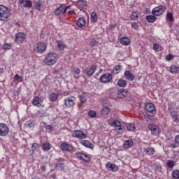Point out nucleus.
Returning a JSON list of instances; mask_svg holds the SVG:
<instances>
[{"instance_id": "nucleus-31", "label": "nucleus", "mask_w": 179, "mask_h": 179, "mask_svg": "<svg viewBox=\"0 0 179 179\" xmlns=\"http://www.w3.org/2000/svg\"><path fill=\"white\" fill-rule=\"evenodd\" d=\"M117 85L119 86V87H125L127 86V80L119 79L117 82Z\"/></svg>"}, {"instance_id": "nucleus-56", "label": "nucleus", "mask_w": 179, "mask_h": 179, "mask_svg": "<svg viewBox=\"0 0 179 179\" xmlns=\"http://www.w3.org/2000/svg\"><path fill=\"white\" fill-rule=\"evenodd\" d=\"M45 129H46V131H49V132H52V131H54V127H52V125H46L45 127Z\"/></svg>"}, {"instance_id": "nucleus-18", "label": "nucleus", "mask_w": 179, "mask_h": 179, "mask_svg": "<svg viewBox=\"0 0 179 179\" xmlns=\"http://www.w3.org/2000/svg\"><path fill=\"white\" fill-rule=\"evenodd\" d=\"M65 13V10H64V4H60L59 7L57 8L54 10V15L55 16H59V15H64Z\"/></svg>"}, {"instance_id": "nucleus-33", "label": "nucleus", "mask_w": 179, "mask_h": 179, "mask_svg": "<svg viewBox=\"0 0 179 179\" xmlns=\"http://www.w3.org/2000/svg\"><path fill=\"white\" fill-rule=\"evenodd\" d=\"M144 152L145 153H147L150 156L155 155V148H147L144 150Z\"/></svg>"}, {"instance_id": "nucleus-54", "label": "nucleus", "mask_w": 179, "mask_h": 179, "mask_svg": "<svg viewBox=\"0 0 179 179\" xmlns=\"http://www.w3.org/2000/svg\"><path fill=\"white\" fill-rule=\"evenodd\" d=\"M131 20H138V13L136 12H134L131 15Z\"/></svg>"}, {"instance_id": "nucleus-19", "label": "nucleus", "mask_w": 179, "mask_h": 179, "mask_svg": "<svg viewBox=\"0 0 179 179\" xmlns=\"http://www.w3.org/2000/svg\"><path fill=\"white\" fill-rule=\"evenodd\" d=\"M43 101L38 96H34L31 101V104L36 107H41V103Z\"/></svg>"}, {"instance_id": "nucleus-17", "label": "nucleus", "mask_w": 179, "mask_h": 179, "mask_svg": "<svg viewBox=\"0 0 179 179\" xmlns=\"http://www.w3.org/2000/svg\"><path fill=\"white\" fill-rule=\"evenodd\" d=\"M124 78L127 80L132 82L135 79V76L132 72H131V71L127 70L124 71Z\"/></svg>"}, {"instance_id": "nucleus-15", "label": "nucleus", "mask_w": 179, "mask_h": 179, "mask_svg": "<svg viewBox=\"0 0 179 179\" xmlns=\"http://www.w3.org/2000/svg\"><path fill=\"white\" fill-rule=\"evenodd\" d=\"M77 6L80 10H86L87 9V1L86 0H78L77 1Z\"/></svg>"}, {"instance_id": "nucleus-21", "label": "nucleus", "mask_w": 179, "mask_h": 179, "mask_svg": "<svg viewBox=\"0 0 179 179\" xmlns=\"http://www.w3.org/2000/svg\"><path fill=\"white\" fill-rule=\"evenodd\" d=\"M128 94V90L126 89H121L117 92V97L119 99H124V97H127Z\"/></svg>"}, {"instance_id": "nucleus-4", "label": "nucleus", "mask_w": 179, "mask_h": 179, "mask_svg": "<svg viewBox=\"0 0 179 179\" xmlns=\"http://www.w3.org/2000/svg\"><path fill=\"white\" fill-rule=\"evenodd\" d=\"M45 50H47V44L44 42H39L34 47V51L36 54H43Z\"/></svg>"}, {"instance_id": "nucleus-1", "label": "nucleus", "mask_w": 179, "mask_h": 179, "mask_svg": "<svg viewBox=\"0 0 179 179\" xmlns=\"http://www.w3.org/2000/svg\"><path fill=\"white\" fill-rule=\"evenodd\" d=\"M11 16L10 8L3 5H0V22H8Z\"/></svg>"}, {"instance_id": "nucleus-57", "label": "nucleus", "mask_w": 179, "mask_h": 179, "mask_svg": "<svg viewBox=\"0 0 179 179\" xmlns=\"http://www.w3.org/2000/svg\"><path fill=\"white\" fill-rule=\"evenodd\" d=\"M174 58V55L169 54L168 55L166 56L165 59L166 61H171V59H173Z\"/></svg>"}, {"instance_id": "nucleus-61", "label": "nucleus", "mask_w": 179, "mask_h": 179, "mask_svg": "<svg viewBox=\"0 0 179 179\" xmlns=\"http://www.w3.org/2000/svg\"><path fill=\"white\" fill-rule=\"evenodd\" d=\"M144 118H145V120H146V121H149V120H150V115H144Z\"/></svg>"}, {"instance_id": "nucleus-44", "label": "nucleus", "mask_w": 179, "mask_h": 179, "mask_svg": "<svg viewBox=\"0 0 179 179\" xmlns=\"http://www.w3.org/2000/svg\"><path fill=\"white\" fill-rule=\"evenodd\" d=\"M101 113H102L103 115H107V114H108L110 113V108L108 107H104L102 109Z\"/></svg>"}, {"instance_id": "nucleus-49", "label": "nucleus", "mask_w": 179, "mask_h": 179, "mask_svg": "<svg viewBox=\"0 0 179 179\" xmlns=\"http://www.w3.org/2000/svg\"><path fill=\"white\" fill-rule=\"evenodd\" d=\"M97 44H99V42H97V41H96V39L94 38H92L90 42V45L91 47H95V45H97Z\"/></svg>"}, {"instance_id": "nucleus-38", "label": "nucleus", "mask_w": 179, "mask_h": 179, "mask_svg": "<svg viewBox=\"0 0 179 179\" xmlns=\"http://www.w3.org/2000/svg\"><path fill=\"white\" fill-rule=\"evenodd\" d=\"M127 131L134 132V131L136 129V127L135 126V124L130 123L127 125Z\"/></svg>"}, {"instance_id": "nucleus-28", "label": "nucleus", "mask_w": 179, "mask_h": 179, "mask_svg": "<svg viewBox=\"0 0 179 179\" xmlns=\"http://www.w3.org/2000/svg\"><path fill=\"white\" fill-rule=\"evenodd\" d=\"M120 43L122 44V45H129L131 41L128 37H122L120 38Z\"/></svg>"}, {"instance_id": "nucleus-23", "label": "nucleus", "mask_w": 179, "mask_h": 179, "mask_svg": "<svg viewBox=\"0 0 179 179\" xmlns=\"http://www.w3.org/2000/svg\"><path fill=\"white\" fill-rule=\"evenodd\" d=\"M76 24L78 27H79L80 29H82L83 27H85V26L86 25V20H85L84 17H80L77 20Z\"/></svg>"}, {"instance_id": "nucleus-40", "label": "nucleus", "mask_w": 179, "mask_h": 179, "mask_svg": "<svg viewBox=\"0 0 179 179\" xmlns=\"http://www.w3.org/2000/svg\"><path fill=\"white\" fill-rule=\"evenodd\" d=\"M40 148V145L37 143H34L31 145V152L34 153Z\"/></svg>"}, {"instance_id": "nucleus-22", "label": "nucleus", "mask_w": 179, "mask_h": 179, "mask_svg": "<svg viewBox=\"0 0 179 179\" xmlns=\"http://www.w3.org/2000/svg\"><path fill=\"white\" fill-rule=\"evenodd\" d=\"M169 72L171 73H173V75L179 73V66L178 65H176V64H172L169 67Z\"/></svg>"}, {"instance_id": "nucleus-29", "label": "nucleus", "mask_w": 179, "mask_h": 179, "mask_svg": "<svg viewBox=\"0 0 179 179\" xmlns=\"http://www.w3.org/2000/svg\"><path fill=\"white\" fill-rule=\"evenodd\" d=\"M71 71L74 75V78H76V79H79L80 78L79 75L80 74V69L79 68H73Z\"/></svg>"}, {"instance_id": "nucleus-8", "label": "nucleus", "mask_w": 179, "mask_h": 179, "mask_svg": "<svg viewBox=\"0 0 179 179\" xmlns=\"http://www.w3.org/2000/svg\"><path fill=\"white\" fill-rule=\"evenodd\" d=\"M76 157L79 160H83V162H85V163H89V162H90V157L83 152H76Z\"/></svg>"}, {"instance_id": "nucleus-55", "label": "nucleus", "mask_w": 179, "mask_h": 179, "mask_svg": "<svg viewBox=\"0 0 179 179\" xmlns=\"http://www.w3.org/2000/svg\"><path fill=\"white\" fill-rule=\"evenodd\" d=\"M115 132H117V134H124V129H122V127H121V126L115 129Z\"/></svg>"}, {"instance_id": "nucleus-37", "label": "nucleus", "mask_w": 179, "mask_h": 179, "mask_svg": "<svg viewBox=\"0 0 179 179\" xmlns=\"http://www.w3.org/2000/svg\"><path fill=\"white\" fill-rule=\"evenodd\" d=\"M155 16L156 15H148L146 17V20L150 23H155V22H156V17Z\"/></svg>"}, {"instance_id": "nucleus-42", "label": "nucleus", "mask_w": 179, "mask_h": 179, "mask_svg": "<svg viewBox=\"0 0 179 179\" xmlns=\"http://www.w3.org/2000/svg\"><path fill=\"white\" fill-rule=\"evenodd\" d=\"M153 50L157 52H159V51H162V46L157 43H155L153 45Z\"/></svg>"}, {"instance_id": "nucleus-63", "label": "nucleus", "mask_w": 179, "mask_h": 179, "mask_svg": "<svg viewBox=\"0 0 179 179\" xmlns=\"http://www.w3.org/2000/svg\"><path fill=\"white\" fill-rule=\"evenodd\" d=\"M171 148H173V149H176V148H177V144L176 143H171Z\"/></svg>"}, {"instance_id": "nucleus-25", "label": "nucleus", "mask_w": 179, "mask_h": 179, "mask_svg": "<svg viewBox=\"0 0 179 179\" xmlns=\"http://www.w3.org/2000/svg\"><path fill=\"white\" fill-rule=\"evenodd\" d=\"M80 143L83 145V146H85V148H89L90 149H93V145L90 141L87 140H82L80 141Z\"/></svg>"}, {"instance_id": "nucleus-30", "label": "nucleus", "mask_w": 179, "mask_h": 179, "mask_svg": "<svg viewBox=\"0 0 179 179\" xmlns=\"http://www.w3.org/2000/svg\"><path fill=\"white\" fill-rule=\"evenodd\" d=\"M42 149L44 152H48L51 149V144L48 142H45L42 144Z\"/></svg>"}, {"instance_id": "nucleus-51", "label": "nucleus", "mask_w": 179, "mask_h": 179, "mask_svg": "<svg viewBox=\"0 0 179 179\" xmlns=\"http://www.w3.org/2000/svg\"><path fill=\"white\" fill-rule=\"evenodd\" d=\"M113 127H115L116 128L121 127V122H120V120H113Z\"/></svg>"}, {"instance_id": "nucleus-5", "label": "nucleus", "mask_w": 179, "mask_h": 179, "mask_svg": "<svg viewBox=\"0 0 179 179\" xmlns=\"http://www.w3.org/2000/svg\"><path fill=\"white\" fill-rule=\"evenodd\" d=\"M112 81L113 75L110 73H106L99 78V82H101V83H110Z\"/></svg>"}, {"instance_id": "nucleus-14", "label": "nucleus", "mask_w": 179, "mask_h": 179, "mask_svg": "<svg viewBox=\"0 0 179 179\" xmlns=\"http://www.w3.org/2000/svg\"><path fill=\"white\" fill-rule=\"evenodd\" d=\"M96 69L97 66L92 65L90 67L87 68L85 70V72L87 76H93V74L94 73V72H96Z\"/></svg>"}, {"instance_id": "nucleus-50", "label": "nucleus", "mask_w": 179, "mask_h": 179, "mask_svg": "<svg viewBox=\"0 0 179 179\" xmlns=\"http://www.w3.org/2000/svg\"><path fill=\"white\" fill-rule=\"evenodd\" d=\"M36 115H38V117H45V111L44 110H38L36 113Z\"/></svg>"}, {"instance_id": "nucleus-32", "label": "nucleus", "mask_w": 179, "mask_h": 179, "mask_svg": "<svg viewBox=\"0 0 179 179\" xmlns=\"http://www.w3.org/2000/svg\"><path fill=\"white\" fill-rule=\"evenodd\" d=\"M57 44L59 50H64L66 48V45H65L62 41H57Z\"/></svg>"}, {"instance_id": "nucleus-35", "label": "nucleus", "mask_w": 179, "mask_h": 179, "mask_svg": "<svg viewBox=\"0 0 179 179\" xmlns=\"http://www.w3.org/2000/svg\"><path fill=\"white\" fill-rule=\"evenodd\" d=\"M120 71H121V65L117 64L113 67V73L115 75H118V73H120Z\"/></svg>"}, {"instance_id": "nucleus-20", "label": "nucleus", "mask_w": 179, "mask_h": 179, "mask_svg": "<svg viewBox=\"0 0 179 179\" xmlns=\"http://www.w3.org/2000/svg\"><path fill=\"white\" fill-rule=\"evenodd\" d=\"M106 168L108 169V171H118V166L114 164H111L110 162H108L106 164Z\"/></svg>"}, {"instance_id": "nucleus-43", "label": "nucleus", "mask_w": 179, "mask_h": 179, "mask_svg": "<svg viewBox=\"0 0 179 179\" xmlns=\"http://www.w3.org/2000/svg\"><path fill=\"white\" fill-rule=\"evenodd\" d=\"M173 178L178 179L179 178V171L175 170L172 172Z\"/></svg>"}, {"instance_id": "nucleus-27", "label": "nucleus", "mask_w": 179, "mask_h": 179, "mask_svg": "<svg viewBox=\"0 0 179 179\" xmlns=\"http://www.w3.org/2000/svg\"><path fill=\"white\" fill-rule=\"evenodd\" d=\"M20 3L24 8H31V1L30 0H20Z\"/></svg>"}, {"instance_id": "nucleus-64", "label": "nucleus", "mask_w": 179, "mask_h": 179, "mask_svg": "<svg viewBox=\"0 0 179 179\" xmlns=\"http://www.w3.org/2000/svg\"><path fill=\"white\" fill-rule=\"evenodd\" d=\"M175 141H176V143H179V135L176 136Z\"/></svg>"}, {"instance_id": "nucleus-59", "label": "nucleus", "mask_w": 179, "mask_h": 179, "mask_svg": "<svg viewBox=\"0 0 179 179\" xmlns=\"http://www.w3.org/2000/svg\"><path fill=\"white\" fill-rule=\"evenodd\" d=\"M131 27L133 29H135L136 30H138V29L139 28V25H138V24L136 22H132Z\"/></svg>"}, {"instance_id": "nucleus-41", "label": "nucleus", "mask_w": 179, "mask_h": 179, "mask_svg": "<svg viewBox=\"0 0 179 179\" xmlns=\"http://www.w3.org/2000/svg\"><path fill=\"white\" fill-rule=\"evenodd\" d=\"M96 115L97 114L96 113V110H91L88 111V116L90 117V118H95Z\"/></svg>"}, {"instance_id": "nucleus-45", "label": "nucleus", "mask_w": 179, "mask_h": 179, "mask_svg": "<svg viewBox=\"0 0 179 179\" xmlns=\"http://www.w3.org/2000/svg\"><path fill=\"white\" fill-rule=\"evenodd\" d=\"M14 80L17 82H23V76H20L19 74H16L14 76Z\"/></svg>"}, {"instance_id": "nucleus-58", "label": "nucleus", "mask_w": 179, "mask_h": 179, "mask_svg": "<svg viewBox=\"0 0 179 179\" xmlns=\"http://www.w3.org/2000/svg\"><path fill=\"white\" fill-rule=\"evenodd\" d=\"M114 120H115L114 118L108 119L107 120V122H108V125H110V127H113V124L114 123Z\"/></svg>"}, {"instance_id": "nucleus-2", "label": "nucleus", "mask_w": 179, "mask_h": 179, "mask_svg": "<svg viewBox=\"0 0 179 179\" xmlns=\"http://www.w3.org/2000/svg\"><path fill=\"white\" fill-rule=\"evenodd\" d=\"M57 61L58 55H57L55 52H50L46 55L43 62L45 65H48V66H51L52 65H55Z\"/></svg>"}, {"instance_id": "nucleus-16", "label": "nucleus", "mask_w": 179, "mask_h": 179, "mask_svg": "<svg viewBox=\"0 0 179 179\" xmlns=\"http://www.w3.org/2000/svg\"><path fill=\"white\" fill-rule=\"evenodd\" d=\"M61 150H63V152H71L73 150V148L72 145L66 143H62L60 145Z\"/></svg>"}, {"instance_id": "nucleus-9", "label": "nucleus", "mask_w": 179, "mask_h": 179, "mask_svg": "<svg viewBox=\"0 0 179 179\" xmlns=\"http://www.w3.org/2000/svg\"><path fill=\"white\" fill-rule=\"evenodd\" d=\"M71 136L73 138H78V139H85L87 137V135L80 130L73 131Z\"/></svg>"}, {"instance_id": "nucleus-6", "label": "nucleus", "mask_w": 179, "mask_h": 179, "mask_svg": "<svg viewBox=\"0 0 179 179\" xmlns=\"http://www.w3.org/2000/svg\"><path fill=\"white\" fill-rule=\"evenodd\" d=\"M26 41V34L23 32H18L15 36V43L16 44H23Z\"/></svg>"}, {"instance_id": "nucleus-60", "label": "nucleus", "mask_w": 179, "mask_h": 179, "mask_svg": "<svg viewBox=\"0 0 179 179\" xmlns=\"http://www.w3.org/2000/svg\"><path fill=\"white\" fill-rule=\"evenodd\" d=\"M41 171L42 173H45V171H46V167H45V166H42L41 167Z\"/></svg>"}, {"instance_id": "nucleus-46", "label": "nucleus", "mask_w": 179, "mask_h": 179, "mask_svg": "<svg viewBox=\"0 0 179 179\" xmlns=\"http://www.w3.org/2000/svg\"><path fill=\"white\" fill-rule=\"evenodd\" d=\"M166 19L169 20V22H173L174 20V17H173V13H168L166 15Z\"/></svg>"}, {"instance_id": "nucleus-11", "label": "nucleus", "mask_w": 179, "mask_h": 179, "mask_svg": "<svg viewBox=\"0 0 179 179\" xmlns=\"http://www.w3.org/2000/svg\"><path fill=\"white\" fill-rule=\"evenodd\" d=\"M73 106H75V97L71 96L64 99V108L73 107Z\"/></svg>"}, {"instance_id": "nucleus-52", "label": "nucleus", "mask_w": 179, "mask_h": 179, "mask_svg": "<svg viewBox=\"0 0 179 179\" xmlns=\"http://www.w3.org/2000/svg\"><path fill=\"white\" fill-rule=\"evenodd\" d=\"M80 100L81 103H86V101H87V98L86 97V95L85 94H82L80 95Z\"/></svg>"}, {"instance_id": "nucleus-7", "label": "nucleus", "mask_w": 179, "mask_h": 179, "mask_svg": "<svg viewBox=\"0 0 179 179\" xmlns=\"http://www.w3.org/2000/svg\"><path fill=\"white\" fill-rule=\"evenodd\" d=\"M166 12V6H159L157 7H155L152 11V13L154 15V16H160L161 15H163Z\"/></svg>"}, {"instance_id": "nucleus-10", "label": "nucleus", "mask_w": 179, "mask_h": 179, "mask_svg": "<svg viewBox=\"0 0 179 179\" xmlns=\"http://www.w3.org/2000/svg\"><path fill=\"white\" fill-rule=\"evenodd\" d=\"M9 134V127L5 123H0V136H6Z\"/></svg>"}, {"instance_id": "nucleus-26", "label": "nucleus", "mask_w": 179, "mask_h": 179, "mask_svg": "<svg viewBox=\"0 0 179 179\" xmlns=\"http://www.w3.org/2000/svg\"><path fill=\"white\" fill-rule=\"evenodd\" d=\"M171 116L174 122L179 123V114L176 111H173L171 113Z\"/></svg>"}, {"instance_id": "nucleus-24", "label": "nucleus", "mask_w": 179, "mask_h": 179, "mask_svg": "<svg viewBox=\"0 0 179 179\" xmlns=\"http://www.w3.org/2000/svg\"><path fill=\"white\" fill-rule=\"evenodd\" d=\"M59 97V95L58 94V93L52 92L49 96V100L54 103L57 101V100H58Z\"/></svg>"}, {"instance_id": "nucleus-12", "label": "nucleus", "mask_w": 179, "mask_h": 179, "mask_svg": "<svg viewBox=\"0 0 179 179\" xmlns=\"http://www.w3.org/2000/svg\"><path fill=\"white\" fill-rule=\"evenodd\" d=\"M148 129L151 130L152 135H160V128H159L156 124H149Z\"/></svg>"}, {"instance_id": "nucleus-3", "label": "nucleus", "mask_w": 179, "mask_h": 179, "mask_svg": "<svg viewBox=\"0 0 179 179\" xmlns=\"http://www.w3.org/2000/svg\"><path fill=\"white\" fill-rule=\"evenodd\" d=\"M55 169L58 171H64L65 170V159L62 157L56 159Z\"/></svg>"}, {"instance_id": "nucleus-13", "label": "nucleus", "mask_w": 179, "mask_h": 179, "mask_svg": "<svg viewBox=\"0 0 179 179\" xmlns=\"http://www.w3.org/2000/svg\"><path fill=\"white\" fill-rule=\"evenodd\" d=\"M145 108L150 114H156V107L153 103H147L145 106Z\"/></svg>"}, {"instance_id": "nucleus-53", "label": "nucleus", "mask_w": 179, "mask_h": 179, "mask_svg": "<svg viewBox=\"0 0 179 179\" xmlns=\"http://www.w3.org/2000/svg\"><path fill=\"white\" fill-rule=\"evenodd\" d=\"M12 48V44L10 43H4L3 45V50H10Z\"/></svg>"}, {"instance_id": "nucleus-47", "label": "nucleus", "mask_w": 179, "mask_h": 179, "mask_svg": "<svg viewBox=\"0 0 179 179\" xmlns=\"http://www.w3.org/2000/svg\"><path fill=\"white\" fill-rule=\"evenodd\" d=\"M26 125H27V127H29V128H34V120H30L27 121Z\"/></svg>"}, {"instance_id": "nucleus-34", "label": "nucleus", "mask_w": 179, "mask_h": 179, "mask_svg": "<svg viewBox=\"0 0 179 179\" xmlns=\"http://www.w3.org/2000/svg\"><path fill=\"white\" fill-rule=\"evenodd\" d=\"M34 7L37 10H41L43 8V1H38L35 3Z\"/></svg>"}, {"instance_id": "nucleus-48", "label": "nucleus", "mask_w": 179, "mask_h": 179, "mask_svg": "<svg viewBox=\"0 0 179 179\" xmlns=\"http://www.w3.org/2000/svg\"><path fill=\"white\" fill-rule=\"evenodd\" d=\"M166 165H167V167H169V169H173V167H174V161L168 160Z\"/></svg>"}, {"instance_id": "nucleus-62", "label": "nucleus", "mask_w": 179, "mask_h": 179, "mask_svg": "<svg viewBox=\"0 0 179 179\" xmlns=\"http://www.w3.org/2000/svg\"><path fill=\"white\" fill-rule=\"evenodd\" d=\"M68 15H76L75 10H70L68 12Z\"/></svg>"}, {"instance_id": "nucleus-39", "label": "nucleus", "mask_w": 179, "mask_h": 179, "mask_svg": "<svg viewBox=\"0 0 179 179\" xmlns=\"http://www.w3.org/2000/svg\"><path fill=\"white\" fill-rule=\"evenodd\" d=\"M91 22H93V23H96L97 22V13L96 12H92L91 13Z\"/></svg>"}, {"instance_id": "nucleus-36", "label": "nucleus", "mask_w": 179, "mask_h": 179, "mask_svg": "<svg viewBox=\"0 0 179 179\" xmlns=\"http://www.w3.org/2000/svg\"><path fill=\"white\" fill-rule=\"evenodd\" d=\"M133 145H134V142H132V141L131 140H127L124 143V148H126V149H129V148H131Z\"/></svg>"}]
</instances>
